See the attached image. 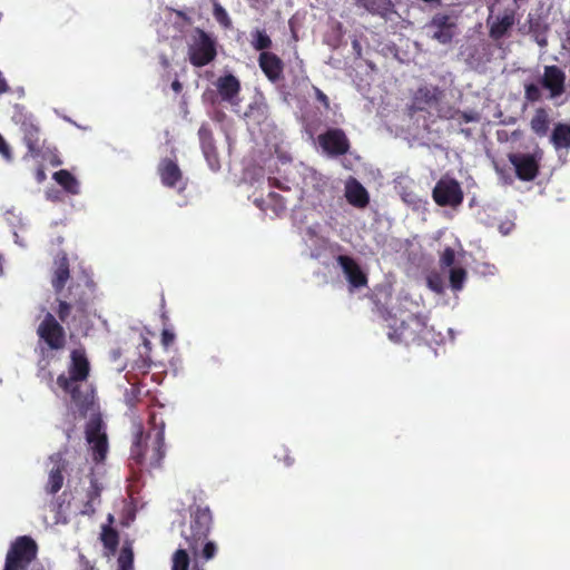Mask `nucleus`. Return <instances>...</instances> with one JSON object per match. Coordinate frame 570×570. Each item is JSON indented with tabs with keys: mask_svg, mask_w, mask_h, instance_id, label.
Returning <instances> with one entry per match:
<instances>
[{
	"mask_svg": "<svg viewBox=\"0 0 570 570\" xmlns=\"http://www.w3.org/2000/svg\"><path fill=\"white\" fill-rule=\"evenodd\" d=\"M175 341V334L169 330H163L161 332V344L165 347L170 346Z\"/></svg>",
	"mask_w": 570,
	"mask_h": 570,
	"instance_id": "obj_42",
	"label": "nucleus"
},
{
	"mask_svg": "<svg viewBox=\"0 0 570 570\" xmlns=\"http://www.w3.org/2000/svg\"><path fill=\"white\" fill-rule=\"evenodd\" d=\"M3 272V268H2V265L0 264V274H2Z\"/></svg>",
	"mask_w": 570,
	"mask_h": 570,
	"instance_id": "obj_55",
	"label": "nucleus"
},
{
	"mask_svg": "<svg viewBox=\"0 0 570 570\" xmlns=\"http://www.w3.org/2000/svg\"><path fill=\"white\" fill-rule=\"evenodd\" d=\"M213 14L216 21L224 28L229 29L232 27V20L227 11L218 3H214Z\"/></svg>",
	"mask_w": 570,
	"mask_h": 570,
	"instance_id": "obj_36",
	"label": "nucleus"
},
{
	"mask_svg": "<svg viewBox=\"0 0 570 570\" xmlns=\"http://www.w3.org/2000/svg\"><path fill=\"white\" fill-rule=\"evenodd\" d=\"M354 4L385 21H394L400 14L392 0H353Z\"/></svg>",
	"mask_w": 570,
	"mask_h": 570,
	"instance_id": "obj_17",
	"label": "nucleus"
},
{
	"mask_svg": "<svg viewBox=\"0 0 570 570\" xmlns=\"http://www.w3.org/2000/svg\"><path fill=\"white\" fill-rule=\"evenodd\" d=\"M217 57L215 37L200 28H195L188 41V60L191 66L202 68L213 62Z\"/></svg>",
	"mask_w": 570,
	"mask_h": 570,
	"instance_id": "obj_5",
	"label": "nucleus"
},
{
	"mask_svg": "<svg viewBox=\"0 0 570 570\" xmlns=\"http://www.w3.org/2000/svg\"><path fill=\"white\" fill-rule=\"evenodd\" d=\"M455 259V253L451 247H446L441 255L440 263L442 266L450 267L453 265Z\"/></svg>",
	"mask_w": 570,
	"mask_h": 570,
	"instance_id": "obj_38",
	"label": "nucleus"
},
{
	"mask_svg": "<svg viewBox=\"0 0 570 570\" xmlns=\"http://www.w3.org/2000/svg\"><path fill=\"white\" fill-rule=\"evenodd\" d=\"M213 522L208 505L189 507V521L181 528L183 543L171 557V570H205L199 559L209 561L218 550L217 544L208 540Z\"/></svg>",
	"mask_w": 570,
	"mask_h": 570,
	"instance_id": "obj_2",
	"label": "nucleus"
},
{
	"mask_svg": "<svg viewBox=\"0 0 570 570\" xmlns=\"http://www.w3.org/2000/svg\"><path fill=\"white\" fill-rule=\"evenodd\" d=\"M149 430L138 424L130 448L129 463L132 469L150 471L161 465L166 455L165 422L157 413L149 415Z\"/></svg>",
	"mask_w": 570,
	"mask_h": 570,
	"instance_id": "obj_3",
	"label": "nucleus"
},
{
	"mask_svg": "<svg viewBox=\"0 0 570 570\" xmlns=\"http://www.w3.org/2000/svg\"><path fill=\"white\" fill-rule=\"evenodd\" d=\"M36 178L39 183L43 181L46 179V174H45V170L43 168H38L37 171H36Z\"/></svg>",
	"mask_w": 570,
	"mask_h": 570,
	"instance_id": "obj_45",
	"label": "nucleus"
},
{
	"mask_svg": "<svg viewBox=\"0 0 570 570\" xmlns=\"http://www.w3.org/2000/svg\"><path fill=\"white\" fill-rule=\"evenodd\" d=\"M422 1L426 2V3H434L435 2L438 4L441 2V0H422Z\"/></svg>",
	"mask_w": 570,
	"mask_h": 570,
	"instance_id": "obj_53",
	"label": "nucleus"
},
{
	"mask_svg": "<svg viewBox=\"0 0 570 570\" xmlns=\"http://www.w3.org/2000/svg\"><path fill=\"white\" fill-rule=\"evenodd\" d=\"M81 383L82 382H72L68 386H58L70 395L71 403L82 415H85L92 405L94 395L92 391H90L88 387L82 389Z\"/></svg>",
	"mask_w": 570,
	"mask_h": 570,
	"instance_id": "obj_22",
	"label": "nucleus"
},
{
	"mask_svg": "<svg viewBox=\"0 0 570 570\" xmlns=\"http://www.w3.org/2000/svg\"><path fill=\"white\" fill-rule=\"evenodd\" d=\"M387 335L395 343L421 345L433 340V330L428 326L425 316L411 314L406 320L395 321Z\"/></svg>",
	"mask_w": 570,
	"mask_h": 570,
	"instance_id": "obj_4",
	"label": "nucleus"
},
{
	"mask_svg": "<svg viewBox=\"0 0 570 570\" xmlns=\"http://www.w3.org/2000/svg\"><path fill=\"white\" fill-rule=\"evenodd\" d=\"M441 117L446 119H454L459 117L464 122H472L479 119L475 112L460 111L453 108H449L444 114L441 115Z\"/></svg>",
	"mask_w": 570,
	"mask_h": 570,
	"instance_id": "obj_33",
	"label": "nucleus"
},
{
	"mask_svg": "<svg viewBox=\"0 0 570 570\" xmlns=\"http://www.w3.org/2000/svg\"><path fill=\"white\" fill-rule=\"evenodd\" d=\"M50 163H51L53 166H58V165H60V164H61V160H60L57 156H55V157H53V159H51V161H50Z\"/></svg>",
	"mask_w": 570,
	"mask_h": 570,
	"instance_id": "obj_51",
	"label": "nucleus"
},
{
	"mask_svg": "<svg viewBox=\"0 0 570 570\" xmlns=\"http://www.w3.org/2000/svg\"><path fill=\"white\" fill-rule=\"evenodd\" d=\"M86 440L92 450V458L96 462H102L108 452V440L104 432L102 421L91 419L86 426Z\"/></svg>",
	"mask_w": 570,
	"mask_h": 570,
	"instance_id": "obj_13",
	"label": "nucleus"
},
{
	"mask_svg": "<svg viewBox=\"0 0 570 570\" xmlns=\"http://www.w3.org/2000/svg\"><path fill=\"white\" fill-rule=\"evenodd\" d=\"M441 97L442 91L439 89V87L422 86L417 88L413 95L410 111L412 114L425 111L429 108L436 106Z\"/></svg>",
	"mask_w": 570,
	"mask_h": 570,
	"instance_id": "obj_19",
	"label": "nucleus"
},
{
	"mask_svg": "<svg viewBox=\"0 0 570 570\" xmlns=\"http://www.w3.org/2000/svg\"><path fill=\"white\" fill-rule=\"evenodd\" d=\"M429 284L431 286L432 289H434L435 292H440L441 288L438 286V284H434L433 281H429Z\"/></svg>",
	"mask_w": 570,
	"mask_h": 570,
	"instance_id": "obj_50",
	"label": "nucleus"
},
{
	"mask_svg": "<svg viewBox=\"0 0 570 570\" xmlns=\"http://www.w3.org/2000/svg\"><path fill=\"white\" fill-rule=\"evenodd\" d=\"M345 198L350 205L356 208H365L370 203L367 190L354 178L346 183Z\"/></svg>",
	"mask_w": 570,
	"mask_h": 570,
	"instance_id": "obj_26",
	"label": "nucleus"
},
{
	"mask_svg": "<svg viewBox=\"0 0 570 570\" xmlns=\"http://www.w3.org/2000/svg\"><path fill=\"white\" fill-rule=\"evenodd\" d=\"M0 155H1L6 160H11V159H12L11 148H10V146L8 145V142L6 141V139L2 137V135H1V134H0Z\"/></svg>",
	"mask_w": 570,
	"mask_h": 570,
	"instance_id": "obj_41",
	"label": "nucleus"
},
{
	"mask_svg": "<svg viewBox=\"0 0 570 570\" xmlns=\"http://www.w3.org/2000/svg\"><path fill=\"white\" fill-rule=\"evenodd\" d=\"M100 539L104 547L107 549L108 554H114L119 544V534L117 530L108 525L102 527Z\"/></svg>",
	"mask_w": 570,
	"mask_h": 570,
	"instance_id": "obj_32",
	"label": "nucleus"
},
{
	"mask_svg": "<svg viewBox=\"0 0 570 570\" xmlns=\"http://www.w3.org/2000/svg\"><path fill=\"white\" fill-rule=\"evenodd\" d=\"M466 279V272L463 268H452L450 272V285L454 291H460Z\"/></svg>",
	"mask_w": 570,
	"mask_h": 570,
	"instance_id": "obj_34",
	"label": "nucleus"
},
{
	"mask_svg": "<svg viewBox=\"0 0 570 570\" xmlns=\"http://www.w3.org/2000/svg\"><path fill=\"white\" fill-rule=\"evenodd\" d=\"M265 110H266V106H257V107H250V114H253L254 111H257L259 112L261 115H264L265 114Z\"/></svg>",
	"mask_w": 570,
	"mask_h": 570,
	"instance_id": "obj_48",
	"label": "nucleus"
},
{
	"mask_svg": "<svg viewBox=\"0 0 570 570\" xmlns=\"http://www.w3.org/2000/svg\"><path fill=\"white\" fill-rule=\"evenodd\" d=\"M316 99L324 106L325 109L330 108V99L328 97L317 87H314Z\"/></svg>",
	"mask_w": 570,
	"mask_h": 570,
	"instance_id": "obj_43",
	"label": "nucleus"
},
{
	"mask_svg": "<svg viewBox=\"0 0 570 570\" xmlns=\"http://www.w3.org/2000/svg\"><path fill=\"white\" fill-rule=\"evenodd\" d=\"M50 462L53 464L49 471L48 481L45 490L48 494L55 495L63 485V472H66L68 462L61 452L53 453L49 456Z\"/></svg>",
	"mask_w": 570,
	"mask_h": 570,
	"instance_id": "obj_18",
	"label": "nucleus"
},
{
	"mask_svg": "<svg viewBox=\"0 0 570 570\" xmlns=\"http://www.w3.org/2000/svg\"><path fill=\"white\" fill-rule=\"evenodd\" d=\"M51 286L59 296L56 313L61 323H70L72 309L75 314L71 322L82 323L88 320L90 307L97 297L96 283L85 272L71 277L69 259L65 252H60L53 261Z\"/></svg>",
	"mask_w": 570,
	"mask_h": 570,
	"instance_id": "obj_1",
	"label": "nucleus"
},
{
	"mask_svg": "<svg viewBox=\"0 0 570 570\" xmlns=\"http://www.w3.org/2000/svg\"><path fill=\"white\" fill-rule=\"evenodd\" d=\"M257 62L269 82L278 83L284 80L285 63L276 53L272 51L259 53Z\"/></svg>",
	"mask_w": 570,
	"mask_h": 570,
	"instance_id": "obj_16",
	"label": "nucleus"
},
{
	"mask_svg": "<svg viewBox=\"0 0 570 570\" xmlns=\"http://www.w3.org/2000/svg\"><path fill=\"white\" fill-rule=\"evenodd\" d=\"M250 46L254 50L263 52H271L273 46L272 38L267 35L265 29L256 28L250 32Z\"/></svg>",
	"mask_w": 570,
	"mask_h": 570,
	"instance_id": "obj_31",
	"label": "nucleus"
},
{
	"mask_svg": "<svg viewBox=\"0 0 570 570\" xmlns=\"http://www.w3.org/2000/svg\"><path fill=\"white\" fill-rule=\"evenodd\" d=\"M134 569V553L130 548H122L118 557V570Z\"/></svg>",
	"mask_w": 570,
	"mask_h": 570,
	"instance_id": "obj_35",
	"label": "nucleus"
},
{
	"mask_svg": "<svg viewBox=\"0 0 570 570\" xmlns=\"http://www.w3.org/2000/svg\"><path fill=\"white\" fill-rule=\"evenodd\" d=\"M37 552L38 546L32 538L27 535L19 537L11 544L4 564L8 566V570L11 568L14 570H26L32 560L36 559Z\"/></svg>",
	"mask_w": 570,
	"mask_h": 570,
	"instance_id": "obj_7",
	"label": "nucleus"
},
{
	"mask_svg": "<svg viewBox=\"0 0 570 570\" xmlns=\"http://www.w3.org/2000/svg\"><path fill=\"white\" fill-rule=\"evenodd\" d=\"M540 83L549 91V98L556 99L566 91V73L556 65L546 66Z\"/></svg>",
	"mask_w": 570,
	"mask_h": 570,
	"instance_id": "obj_15",
	"label": "nucleus"
},
{
	"mask_svg": "<svg viewBox=\"0 0 570 570\" xmlns=\"http://www.w3.org/2000/svg\"><path fill=\"white\" fill-rule=\"evenodd\" d=\"M337 263L353 287L360 288L366 286L367 277L354 258L347 255H340Z\"/></svg>",
	"mask_w": 570,
	"mask_h": 570,
	"instance_id": "obj_23",
	"label": "nucleus"
},
{
	"mask_svg": "<svg viewBox=\"0 0 570 570\" xmlns=\"http://www.w3.org/2000/svg\"><path fill=\"white\" fill-rule=\"evenodd\" d=\"M284 463L287 465V466H291L293 463H294V459L291 458L289 455H285L284 456Z\"/></svg>",
	"mask_w": 570,
	"mask_h": 570,
	"instance_id": "obj_49",
	"label": "nucleus"
},
{
	"mask_svg": "<svg viewBox=\"0 0 570 570\" xmlns=\"http://www.w3.org/2000/svg\"><path fill=\"white\" fill-rule=\"evenodd\" d=\"M111 353H112V358L114 360L118 358L120 356V354H121L119 348L114 350Z\"/></svg>",
	"mask_w": 570,
	"mask_h": 570,
	"instance_id": "obj_52",
	"label": "nucleus"
},
{
	"mask_svg": "<svg viewBox=\"0 0 570 570\" xmlns=\"http://www.w3.org/2000/svg\"><path fill=\"white\" fill-rule=\"evenodd\" d=\"M79 570H99L95 562H91L85 554L78 556Z\"/></svg>",
	"mask_w": 570,
	"mask_h": 570,
	"instance_id": "obj_40",
	"label": "nucleus"
},
{
	"mask_svg": "<svg viewBox=\"0 0 570 570\" xmlns=\"http://www.w3.org/2000/svg\"><path fill=\"white\" fill-rule=\"evenodd\" d=\"M12 120L20 128L28 154L32 158L43 157L45 139L41 138V129L35 116L17 107Z\"/></svg>",
	"mask_w": 570,
	"mask_h": 570,
	"instance_id": "obj_6",
	"label": "nucleus"
},
{
	"mask_svg": "<svg viewBox=\"0 0 570 570\" xmlns=\"http://www.w3.org/2000/svg\"><path fill=\"white\" fill-rule=\"evenodd\" d=\"M425 27L430 37L441 45L451 43L458 29L454 19L442 12L435 13Z\"/></svg>",
	"mask_w": 570,
	"mask_h": 570,
	"instance_id": "obj_10",
	"label": "nucleus"
},
{
	"mask_svg": "<svg viewBox=\"0 0 570 570\" xmlns=\"http://www.w3.org/2000/svg\"><path fill=\"white\" fill-rule=\"evenodd\" d=\"M102 484L96 478L94 471L89 475V487L86 489V499L81 501L79 513L81 515H92L96 508L101 503Z\"/></svg>",
	"mask_w": 570,
	"mask_h": 570,
	"instance_id": "obj_21",
	"label": "nucleus"
},
{
	"mask_svg": "<svg viewBox=\"0 0 570 570\" xmlns=\"http://www.w3.org/2000/svg\"><path fill=\"white\" fill-rule=\"evenodd\" d=\"M216 88L224 101L233 102L239 95L240 82L234 75L227 73L217 79Z\"/></svg>",
	"mask_w": 570,
	"mask_h": 570,
	"instance_id": "obj_27",
	"label": "nucleus"
},
{
	"mask_svg": "<svg viewBox=\"0 0 570 570\" xmlns=\"http://www.w3.org/2000/svg\"><path fill=\"white\" fill-rule=\"evenodd\" d=\"M37 334L51 350H62L66 345V331L51 313L45 315Z\"/></svg>",
	"mask_w": 570,
	"mask_h": 570,
	"instance_id": "obj_9",
	"label": "nucleus"
},
{
	"mask_svg": "<svg viewBox=\"0 0 570 570\" xmlns=\"http://www.w3.org/2000/svg\"><path fill=\"white\" fill-rule=\"evenodd\" d=\"M268 185L271 187H276V188L282 189V190H289V187L287 185H285L284 183H282L276 177H268Z\"/></svg>",
	"mask_w": 570,
	"mask_h": 570,
	"instance_id": "obj_44",
	"label": "nucleus"
},
{
	"mask_svg": "<svg viewBox=\"0 0 570 570\" xmlns=\"http://www.w3.org/2000/svg\"><path fill=\"white\" fill-rule=\"evenodd\" d=\"M434 202L442 207H458L462 204L464 195L455 179H440L432 191Z\"/></svg>",
	"mask_w": 570,
	"mask_h": 570,
	"instance_id": "obj_11",
	"label": "nucleus"
},
{
	"mask_svg": "<svg viewBox=\"0 0 570 570\" xmlns=\"http://www.w3.org/2000/svg\"><path fill=\"white\" fill-rule=\"evenodd\" d=\"M353 47H354V49H361L357 40L353 41Z\"/></svg>",
	"mask_w": 570,
	"mask_h": 570,
	"instance_id": "obj_54",
	"label": "nucleus"
},
{
	"mask_svg": "<svg viewBox=\"0 0 570 570\" xmlns=\"http://www.w3.org/2000/svg\"><path fill=\"white\" fill-rule=\"evenodd\" d=\"M553 147L559 149H570V125L558 122L550 136Z\"/></svg>",
	"mask_w": 570,
	"mask_h": 570,
	"instance_id": "obj_30",
	"label": "nucleus"
},
{
	"mask_svg": "<svg viewBox=\"0 0 570 570\" xmlns=\"http://www.w3.org/2000/svg\"><path fill=\"white\" fill-rule=\"evenodd\" d=\"M541 98H542V94H541V89L539 88L538 85H535L533 82H529V83L524 85V99L528 102L533 104V102L541 100Z\"/></svg>",
	"mask_w": 570,
	"mask_h": 570,
	"instance_id": "obj_37",
	"label": "nucleus"
},
{
	"mask_svg": "<svg viewBox=\"0 0 570 570\" xmlns=\"http://www.w3.org/2000/svg\"><path fill=\"white\" fill-rule=\"evenodd\" d=\"M9 89H10V88H9V86H8L7 81H6L3 78H1V79H0V95H1V94H6V92H8V91H9Z\"/></svg>",
	"mask_w": 570,
	"mask_h": 570,
	"instance_id": "obj_47",
	"label": "nucleus"
},
{
	"mask_svg": "<svg viewBox=\"0 0 570 570\" xmlns=\"http://www.w3.org/2000/svg\"><path fill=\"white\" fill-rule=\"evenodd\" d=\"M157 173L160 177L161 184L168 188H177L183 181V173L178 164L170 158H164L160 160L157 167Z\"/></svg>",
	"mask_w": 570,
	"mask_h": 570,
	"instance_id": "obj_24",
	"label": "nucleus"
},
{
	"mask_svg": "<svg viewBox=\"0 0 570 570\" xmlns=\"http://www.w3.org/2000/svg\"><path fill=\"white\" fill-rule=\"evenodd\" d=\"M550 124L551 118L549 111L543 107H539L534 110V114L530 120V129L538 137L542 138L548 135Z\"/></svg>",
	"mask_w": 570,
	"mask_h": 570,
	"instance_id": "obj_28",
	"label": "nucleus"
},
{
	"mask_svg": "<svg viewBox=\"0 0 570 570\" xmlns=\"http://www.w3.org/2000/svg\"><path fill=\"white\" fill-rule=\"evenodd\" d=\"M322 149L331 157H338L347 154L351 148L345 131L341 128H330L317 137Z\"/></svg>",
	"mask_w": 570,
	"mask_h": 570,
	"instance_id": "obj_12",
	"label": "nucleus"
},
{
	"mask_svg": "<svg viewBox=\"0 0 570 570\" xmlns=\"http://www.w3.org/2000/svg\"><path fill=\"white\" fill-rule=\"evenodd\" d=\"M491 16L488 18L489 36L492 40L499 41L515 23V12L513 10H505L502 16H498L491 21Z\"/></svg>",
	"mask_w": 570,
	"mask_h": 570,
	"instance_id": "obj_25",
	"label": "nucleus"
},
{
	"mask_svg": "<svg viewBox=\"0 0 570 570\" xmlns=\"http://www.w3.org/2000/svg\"><path fill=\"white\" fill-rule=\"evenodd\" d=\"M56 183L70 195H78L80 193V184L78 179L67 169H60L53 174Z\"/></svg>",
	"mask_w": 570,
	"mask_h": 570,
	"instance_id": "obj_29",
	"label": "nucleus"
},
{
	"mask_svg": "<svg viewBox=\"0 0 570 570\" xmlns=\"http://www.w3.org/2000/svg\"><path fill=\"white\" fill-rule=\"evenodd\" d=\"M268 198L275 204L274 210L276 214H278V212L285 210L286 204H285L284 198L281 195H278L274 191H271L268 194Z\"/></svg>",
	"mask_w": 570,
	"mask_h": 570,
	"instance_id": "obj_39",
	"label": "nucleus"
},
{
	"mask_svg": "<svg viewBox=\"0 0 570 570\" xmlns=\"http://www.w3.org/2000/svg\"><path fill=\"white\" fill-rule=\"evenodd\" d=\"M171 89H173L175 92H177V94H178V92H180V91H181V89H183V85H181V82H180L179 80H177V79H176V80H174V81L171 82Z\"/></svg>",
	"mask_w": 570,
	"mask_h": 570,
	"instance_id": "obj_46",
	"label": "nucleus"
},
{
	"mask_svg": "<svg viewBox=\"0 0 570 570\" xmlns=\"http://www.w3.org/2000/svg\"><path fill=\"white\" fill-rule=\"evenodd\" d=\"M543 151L534 150L532 154L513 153L508 155L510 164L514 167L515 176L522 181L534 180L540 173V163Z\"/></svg>",
	"mask_w": 570,
	"mask_h": 570,
	"instance_id": "obj_8",
	"label": "nucleus"
},
{
	"mask_svg": "<svg viewBox=\"0 0 570 570\" xmlns=\"http://www.w3.org/2000/svg\"><path fill=\"white\" fill-rule=\"evenodd\" d=\"M200 148L212 170L220 168L219 156L215 145L213 131L208 124H203L198 129Z\"/></svg>",
	"mask_w": 570,
	"mask_h": 570,
	"instance_id": "obj_20",
	"label": "nucleus"
},
{
	"mask_svg": "<svg viewBox=\"0 0 570 570\" xmlns=\"http://www.w3.org/2000/svg\"><path fill=\"white\" fill-rule=\"evenodd\" d=\"M71 363L69 366V375L60 374L57 377L58 385L68 386L72 382H85L89 376V362L85 355V352L75 350L71 352Z\"/></svg>",
	"mask_w": 570,
	"mask_h": 570,
	"instance_id": "obj_14",
	"label": "nucleus"
}]
</instances>
